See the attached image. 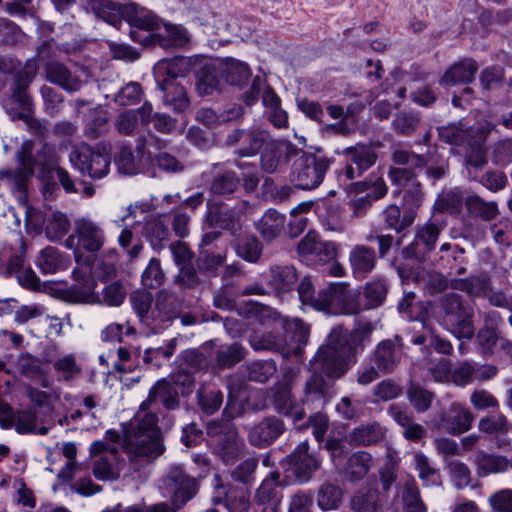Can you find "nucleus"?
Returning <instances> with one entry per match:
<instances>
[{
    "instance_id": "1",
    "label": "nucleus",
    "mask_w": 512,
    "mask_h": 512,
    "mask_svg": "<svg viewBox=\"0 0 512 512\" xmlns=\"http://www.w3.org/2000/svg\"><path fill=\"white\" fill-rule=\"evenodd\" d=\"M369 330L355 329L347 341L341 329H333L317 351L309 366L313 374L307 379L303 392V403L323 407L332 397V384L323 378L342 377L357 360V354L364 349L363 342L368 339Z\"/></svg>"
},
{
    "instance_id": "2",
    "label": "nucleus",
    "mask_w": 512,
    "mask_h": 512,
    "mask_svg": "<svg viewBox=\"0 0 512 512\" xmlns=\"http://www.w3.org/2000/svg\"><path fill=\"white\" fill-rule=\"evenodd\" d=\"M136 421L125 436L123 449L131 468L140 471L164 452V446L157 427L158 416L152 407L144 411L140 408Z\"/></svg>"
},
{
    "instance_id": "3",
    "label": "nucleus",
    "mask_w": 512,
    "mask_h": 512,
    "mask_svg": "<svg viewBox=\"0 0 512 512\" xmlns=\"http://www.w3.org/2000/svg\"><path fill=\"white\" fill-rule=\"evenodd\" d=\"M34 144L32 141H24L20 150L17 152L19 167L15 170L7 169L0 171V179L6 180L12 188H15L20 197L25 196L26 185L29 178L34 173V166H45L53 161L54 155L52 148L43 144L41 151L33 154Z\"/></svg>"
},
{
    "instance_id": "4",
    "label": "nucleus",
    "mask_w": 512,
    "mask_h": 512,
    "mask_svg": "<svg viewBox=\"0 0 512 512\" xmlns=\"http://www.w3.org/2000/svg\"><path fill=\"white\" fill-rule=\"evenodd\" d=\"M105 239V232L100 224L89 218H80L75 221L74 232L66 239L65 246L74 250L76 261L79 264L84 263L90 273L92 256L84 259L81 251L95 254L103 247Z\"/></svg>"
},
{
    "instance_id": "5",
    "label": "nucleus",
    "mask_w": 512,
    "mask_h": 512,
    "mask_svg": "<svg viewBox=\"0 0 512 512\" xmlns=\"http://www.w3.org/2000/svg\"><path fill=\"white\" fill-rule=\"evenodd\" d=\"M442 323L458 338L470 339L474 335L472 306L456 293L445 294L440 300Z\"/></svg>"
},
{
    "instance_id": "6",
    "label": "nucleus",
    "mask_w": 512,
    "mask_h": 512,
    "mask_svg": "<svg viewBox=\"0 0 512 512\" xmlns=\"http://www.w3.org/2000/svg\"><path fill=\"white\" fill-rule=\"evenodd\" d=\"M207 434L216 454L226 465L235 463L243 454L245 443L231 422H212L207 426Z\"/></svg>"
},
{
    "instance_id": "7",
    "label": "nucleus",
    "mask_w": 512,
    "mask_h": 512,
    "mask_svg": "<svg viewBox=\"0 0 512 512\" xmlns=\"http://www.w3.org/2000/svg\"><path fill=\"white\" fill-rule=\"evenodd\" d=\"M330 167L329 159L314 154H302L293 163L291 181L300 189L318 187Z\"/></svg>"
},
{
    "instance_id": "8",
    "label": "nucleus",
    "mask_w": 512,
    "mask_h": 512,
    "mask_svg": "<svg viewBox=\"0 0 512 512\" xmlns=\"http://www.w3.org/2000/svg\"><path fill=\"white\" fill-rule=\"evenodd\" d=\"M69 161L82 175L101 179L109 173L111 157L108 153L93 150L88 145H81L71 151Z\"/></svg>"
},
{
    "instance_id": "9",
    "label": "nucleus",
    "mask_w": 512,
    "mask_h": 512,
    "mask_svg": "<svg viewBox=\"0 0 512 512\" xmlns=\"http://www.w3.org/2000/svg\"><path fill=\"white\" fill-rule=\"evenodd\" d=\"M286 462V471L291 473L298 483L304 484L320 469L322 459L315 452L309 451V443L305 440L286 457Z\"/></svg>"
},
{
    "instance_id": "10",
    "label": "nucleus",
    "mask_w": 512,
    "mask_h": 512,
    "mask_svg": "<svg viewBox=\"0 0 512 512\" xmlns=\"http://www.w3.org/2000/svg\"><path fill=\"white\" fill-rule=\"evenodd\" d=\"M162 485L172 493V501L176 507L183 506L197 492L194 477L187 475L180 465H174L168 469L162 478Z\"/></svg>"
},
{
    "instance_id": "11",
    "label": "nucleus",
    "mask_w": 512,
    "mask_h": 512,
    "mask_svg": "<svg viewBox=\"0 0 512 512\" xmlns=\"http://www.w3.org/2000/svg\"><path fill=\"white\" fill-rule=\"evenodd\" d=\"M270 134L261 128L236 129L226 137V144L235 147V152L243 157L258 154L269 143Z\"/></svg>"
},
{
    "instance_id": "12",
    "label": "nucleus",
    "mask_w": 512,
    "mask_h": 512,
    "mask_svg": "<svg viewBox=\"0 0 512 512\" xmlns=\"http://www.w3.org/2000/svg\"><path fill=\"white\" fill-rule=\"evenodd\" d=\"M293 323L296 329L295 337H297L299 343L296 348L288 347L286 340L280 334L273 332L252 337L250 340L252 348L254 350L279 352L284 356H288L291 351L299 350L301 345L306 344L310 330L309 327L299 319H295Z\"/></svg>"
},
{
    "instance_id": "13",
    "label": "nucleus",
    "mask_w": 512,
    "mask_h": 512,
    "mask_svg": "<svg viewBox=\"0 0 512 512\" xmlns=\"http://www.w3.org/2000/svg\"><path fill=\"white\" fill-rule=\"evenodd\" d=\"M86 76L87 74L83 69L75 68L72 70L58 61L49 62L45 67L46 80L68 92L80 90L86 82Z\"/></svg>"
},
{
    "instance_id": "14",
    "label": "nucleus",
    "mask_w": 512,
    "mask_h": 512,
    "mask_svg": "<svg viewBox=\"0 0 512 512\" xmlns=\"http://www.w3.org/2000/svg\"><path fill=\"white\" fill-rule=\"evenodd\" d=\"M344 154L347 158V164L343 170V175L348 180L361 177L377 160L374 149L364 144L348 147L344 150Z\"/></svg>"
},
{
    "instance_id": "15",
    "label": "nucleus",
    "mask_w": 512,
    "mask_h": 512,
    "mask_svg": "<svg viewBox=\"0 0 512 512\" xmlns=\"http://www.w3.org/2000/svg\"><path fill=\"white\" fill-rule=\"evenodd\" d=\"M0 425L5 428H14L19 434L46 435L49 428L38 426L37 412L33 408L10 410L6 416L0 417Z\"/></svg>"
},
{
    "instance_id": "16",
    "label": "nucleus",
    "mask_w": 512,
    "mask_h": 512,
    "mask_svg": "<svg viewBox=\"0 0 512 512\" xmlns=\"http://www.w3.org/2000/svg\"><path fill=\"white\" fill-rule=\"evenodd\" d=\"M90 453L92 456L100 455L94 464V476L99 480L114 479V466L117 462L116 448L105 441L97 440L91 444Z\"/></svg>"
},
{
    "instance_id": "17",
    "label": "nucleus",
    "mask_w": 512,
    "mask_h": 512,
    "mask_svg": "<svg viewBox=\"0 0 512 512\" xmlns=\"http://www.w3.org/2000/svg\"><path fill=\"white\" fill-rule=\"evenodd\" d=\"M285 430L282 420L275 416L265 417L253 425L248 432V441L251 445L264 448L271 445Z\"/></svg>"
},
{
    "instance_id": "18",
    "label": "nucleus",
    "mask_w": 512,
    "mask_h": 512,
    "mask_svg": "<svg viewBox=\"0 0 512 512\" xmlns=\"http://www.w3.org/2000/svg\"><path fill=\"white\" fill-rule=\"evenodd\" d=\"M440 427L454 435L462 434L472 427L474 416L469 408L461 403L453 402L440 415Z\"/></svg>"
},
{
    "instance_id": "19",
    "label": "nucleus",
    "mask_w": 512,
    "mask_h": 512,
    "mask_svg": "<svg viewBox=\"0 0 512 512\" xmlns=\"http://www.w3.org/2000/svg\"><path fill=\"white\" fill-rule=\"evenodd\" d=\"M440 231L441 228L432 222L418 226L414 241L404 250L406 257L423 259L427 253L434 249Z\"/></svg>"
},
{
    "instance_id": "20",
    "label": "nucleus",
    "mask_w": 512,
    "mask_h": 512,
    "mask_svg": "<svg viewBox=\"0 0 512 512\" xmlns=\"http://www.w3.org/2000/svg\"><path fill=\"white\" fill-rule=\"evenodd\" d=\"M216 495L213 498L214 503H222L230 512H249L250 494L243 488L227 487L219 483L220 477L215 475Z\"/></svg>"
},
{
    "instance_id": "21",
    "label": "nucleus",
    "mask_w": 512,
    "mask_h": 512,
    "mask_svg": "<svg viewBox=\"0 0 512 512\" xmlns=\"http://www.w3.org/2000/svg\"><path fill=\"white\" fill-rule=\"evenodd\" d=\"M271 400L274 409L284 416H289L294 422L305 417V410L301 408L291 393L288 384H278L271 390Z\"/></svg>"
},
{
    "instance_id": "22",
    "label": "nucleus",
    "mask_w": 512,
    "mask_h": 512,
    "mask_svg": "<svg viewBox=\"0 0 512 512\" xmlns=\"http://www.w3.org/2000/svg\"><path fill=\"white\" fill-rule=\"evenodd\" d=\"M397 342L398 339L381 341L370 358L377 369L383 374L392 373L401 360L402 351Z\"/></svg>"
},
{
    "instance_id": "23",
    "label": "nucleus",
    "mask_w": 512,
    "mask_h": 512,
    "mask_svg": "<svg viewBox=\"0 0 512 512\" xmlns=\"http://www.w3.org/2000/svg\"><path fill=\"white\" fill-rule=\"evenodd\" d=\"M178 389L167 379H161L151 387L148 397L141 403V409H150L158 402L168 410H174L179 407Z\"/></svg>"
},
{
    "instance_id": "24",
    "label": "nucleus",
    "mask_w": 512,
    "mask_h": 512,
    "mask_svg": "<svg viewBox=\"0 0 512 512\" xmlns=\"http://www.w3.org/2000/svg\"><path fill=\"white\" fill-rule=\"evenodd\" d=\"M485 141V133L479 130L476 136L466 143L465 166L469 177L474 180L477 178L476 172L482 170L487 163Z\"/></svg>"
},
{
    "instance_id": "25",
    "label": "nucleus",
    "mask_w": 512,
    "mask_h": 512,
    "mask_svg": "<svg viewBox=\"0 0 512 512\" xmlns=\"http://www.w3.org/2000/svg\"><path fill=\"white\" fill-rule=\"evenodd\" d=\"M349 263L354 277L364 279L375 268L376 253L366 245H355L349 252Z\"/></svg>"
},
{
    "instance_id": "26",
    "label": "nucleus",
    "mask_w": 512,
    "mask_h": 512,
    "mask_svg": "<svg viewBox=\"0 0 512 512\" xmlns=\"http://www.w3.org/2000/svg\"><path fill=\"white\" fill-rule=\"evenodd\" d=\"M298 274L293 265L273 264L266 274L267 284L276 292H287L293 289Z\"/></svg>"
},
{
    "instance_id": "27",
    "label": "nucleus",
    "mask_w": 512,
    "mask_h": 512,
    "mask_svg": "<svg viewBox=\"0 0 512 512\" xmlns=\"http://www.w3.org/2000/svg\"><path fill=\"white\" fill-rule=\"evenodd\" d=\"M220 62L204 64L196 72V90L201 96L211 95L220 89Z\"/></svg>"
},
{
    "instance_id": "28",
    "label": "nucleus",
    "mask_w": 512,
    "mask_h": 512,
    "mask_svg": "<svg viewBox=\"0 0 512 512\" xmlns=\"http://www.w3.org/2000/svg\"><path fill=\"white\" fill-rule=\"evenodd\" d=\"M478 70L477 63L472 59H463L451 65L440 80L441 84H465L474 80Z\"/></svg>"
},
{
    "instance_id": "29",
    "label": "nucleus",
    "mask_w": 512,
    "mask_h": 512,
    "mask_svg": "<svg viewBox=\"0 0 512 512\" xmlns=\"http://www.w3.org/2000/svg\"><path fill=\"white\" fill-rule=\"evenodd\" d=\"M187 61L183 58L163 59L154 67V77L156 83L177 82L178 77H183L187 73Z\"/></svg>"
},
{
    "instance_id": "30",
    "label": "nucleus",
    "mask_w": 512,
    "mask_h": 512,
    "mask_svg": "<svg viewBox=\"0 0 512 512\" xmlns=\"http://www.w3.org/2000/svg\"><path fill=\"white\" fill-rule=\"evenodd\" d=\"M473 463L480 476L502 473L509 469V459L502 455L478 450L473 456Z\"/></svg>"
},
{
    "instance_id": "31",
    "label": "nucleus",
    "mask_w": 512,
    "mask_h": 512,
    "mask_svg": "<svg viewBox=\"0 0 512 512\" xmlns=\"http://www.w3.org/2000/svg\"><path fill=\"white\" fill-rule=\"evenodd\" d=\"M162 92V100L165 106L175 112H183L189 106V99L185 88L179 82L157 83Z\"/></svg>"
},
{
    "instance_id": "32",
    "label": "nucleus",
    "mask_w": 512,
    "mask_h": 512,
    "mask_svg": "<svg viewBox=\"0 0 512 512\" xmlns=\"http://www.w3.org/2000/svg\"><path fill=\"white\" fill-rule=\"evenodd\" d=\"M384 435V429L378 423L373 422L355 427L347 435V440L354 446H369L381 441Z\"/></svg>"
},
{
    "instance_id": "33",
    "label": "nucleus",
    "mask_w": 512,
    "mask_h": 512,
    "mask_svg": "<svg viewBox=\"0 0 512 512\" xmlns=\"http://www.w3.org/2000/svg\"><path fill=\"white\" fill-rule=\"evenodd\" d=\"M282 499L283 493L280 488V473L273 471L264 478L257 488L254 500L256 504H265L281 503Z\"/></svg>"
},
{
    "instance_id": "34",
    "label": "nucleus",
    "mask_w": 512,
    "mask_h": 512,
    "mask_svg": "<svg viewBox=\"0 0 512 512\" xmlns=\"http://www.w3.org/2000/svg\"><path fill=\"white\" fill-rule=\"evenodd\" d=\"M374 465L373 457L366 451H357L347 460L344 473L349 481L362 480Z\"/></svg>"
},
{
    "instance_id": "35",
    "label": "nucleus",
    "mask_w": 512,
    "mask_h": 512,
    "mask_svg": "<svg viewBox=\"0 0 512 512\" xmlns=\"http://www.w3.org/2000/svg\"><path fill=\"white\" fill-rule=\"evenodd\" d=\"M219 62L221 77L230 85L242 86L251 77V70L244 62L232 58Z\"/></svg>"
},
{
    "instance_id": "36",
    "label": "nucleus",
    "mask_w": 512,
    "mask_h": 512,
    "mask_svg": "<svg viewBox=\"0 0 512 512\" xmlns=\"http://www.w3.org/2000/svg\"><path fill=\"white\" fill-rule=\"evenodd\" d=\"M346 283L335 282L319 291L318 311L338 314Z\"/></svg>"
},
{
    "instance_id": "37",
    "label": "nucleus",
    "mask_w": 512,
    "mask_h": 512,
    "mask_svg": "<svg viewBox=\"0 0 512 512\" xmlns=\"http://www.w3.org/2000/svg\"><path fill=\"white\" fill-rule=\"evenodd\" d=\"M286 217L275 209H268L256 223V229L265 240H273L284 228Z\"/></svg>"
},
{
    "instance_id": "38",
    "label": "nucleus",
    "mask_w": 512,
    "mask_h": 512,
    "mask_svg": "<svg viewBox=\"0 0 512 512\" xmlns=\"http://www.w3.org/2000/svg\"><path fill=\"white\" fill-rule=\"evenodd\" d=\"M479 129L464 128L461 123H450L448 125L438 128L439 138L451 145L466 144L470 139H473L478 133Z\"/></svg>"
},
{
    "instance_id": "39",
    "label": "nucleus",
    "mask_w": 512,
    "mask_h": 512,
    "mask_svg": "<svg viewBox=\"0 0 512 512\" xmlns=\"http://www.w3.org/2000/svg\"><path fill=\"white\" fill-rule=\"evenodd\" d=\"M384 503V495L377 489L359 491L351 500L355 512H379Z\"/></svg>"
},
{
    "instance_id": "40",
    "label": "nucleus",
    "mask_w": 512,
    "mask_h": 512,
    "mask_svg": "<svg viewBox=\"0 0 512 512\" xmlns=\"http://www.w3.org/2000/svg\"><path fill=\"white\" fill-rule=\"evenodd\" d=\"M451 287L466 292L470 297H485L490 289V280L486 276H470L465 279H453Z\"/></svg>"
},
{
    "instance_id": "41",
    "label": "nucleus",
    "mask_w": 512,
    "mask_h": 512,
    "mask_svg": "<svg viewBox=\"0 0 512 512\" xmlns=\"http://www.w3.org/2000/svg\"><path fill=\"white\" fill-rule=\"evenodd\" d=\"M144 235L155 250L165 247L170 237V230L167 223L160 217H155L146 222Z\"/></svg>"
},
{
    "instance_id": "42",
    "label": "nucleus",
    "mask_w": 512,
    "mask_h": 512,
    "mask_svg": "<svg viewBox=\"0 0 512 512\" xmlns=\"http://www.w3.org/2000/svg\"><path fill=\"white\" fill-rule=\"evenodd\" d=\"M121 17H123L130 26L143 30H152L158 24V20L155 15L136 6L122 7Z\"/></svg>"
},
{
    "instance_id": "43",
    "label": "nucleus",
    "mask_w": 512,
    "mask_h": 512,
    "mask_svg": "<svg viewBox=\"0 0 512 512\" xmlns=\"http://www.w3.org/2000/svg\"><path fill=\"white\" fill-rule=\"evenodd\" d=\"M155 41L162 48L181 47L188 41V35L184 28L177 25H166L163 32L155 34Z\"/></svg>"
},
{
    "instance_id": "44",
    "label": "nucleus",
    "mask_w": 512,
    "mask_h": 512,
    "mask_svg": "<svg viewBox=\"0 0 512 512\" xmlns=\"http://www.w3.org/2000/svg\"><path fill=\"white\" fill-rule=\"evenodd\" d=\"M387 295V285L383 280L368 282L363 291V309H374L383 304Z\"/></svg>"
},
{
    "instance_id": "45",
    "label": "nucleus",
    "mask_w": 512,
    "mask_h": 512,
    "mask_svg": "<svg viewBox=\"0 0 512 512\" xmlns=\"http://www.w3.org/2000/svg\"><path fill=\"white\" fill-rule=\"evenodd\" d=\"M88 6L97 17L106 22L115 26L120 22L122 6L111 0H89Z\"/></svg>"
},
{
    "instance_id": "46",
    "label": "nucleus",
    "mask_w": 512,
    "mask_h": 512,
    "mask_svg": "<svg viewBox=\"0 0 512 512\" xmlns=\"http://www.w3.org/2000/svg\"><path fill=\"white\" fill-rule=\"evenodd\" d=\"M37 266L45 274L56 273L66 268V262L63 254L54 247H46L40 253L37 260Z\"/></svg>"
},
{
    "instance_id": "47",
    "label": "nucleus",
    "mask_w": 512,
    "mask_h": 512,
    "mask_svg": "<svg viewBox=\"0 0 512 512\" xmlns=\"http://www.w3.org/2000/svg\"><path fill=\"white\" fill-rule=\"evenodd\" d=\"M235 251L245 261L256 263L262 255V244L255 236H243L237 239Z\"/></svg>"
},
{
    "instance_id": "48",
    "label": "nucleus",
    "mask_w": 512,
    "mask_h": 512,
    "mask_svg": "<svg viewBox=\"0 0 512 512\" xmlns=\"http://www.w3.org/2000/svg\"><path fill=\"white\" fill-rule=\"evenodd\" d=\"M323 242L316 232L309 231L297 245V253L300 259L315 264L320 254V244H323Z\"/></svg>"
},
{
    "instance_id": "49",
    "label": "nucleus",
    "mask_w": 512,
    "mask_h": 512,
    "mask_svg": "<svg viewBox=\"0 0 512 512\" xmlns=\"http://www.w3.org/2000/svg\"><path fill=\"white\" fill-rule=\"evenodd\" d=\"M207 220L211 226L229 230L233 233L238 229V214L229 208L210 210L207 215Z\"/></svg>"
},
{
    "instance_id": "50",
    "label": "nucleus",
    "mask_w": 512,
    "mask_h": 512,
    "mask_svg": "<svg viewBox=\"0 0 512 512\" xmlns=\"http://www.w3.org/2000/svg\"><path fill=\"white\" fill-rule=\"evenodd\" d=\"M284 145L274 139H270L262 148L261 167L267 173H273L277 170L280 159L284 154Z\"/></svg>"
},
{
    "instance_id": "51",
    "label": "nucleus",
    "mask_w": 512,
    "mask_h": 512,
    "mask_svg": "<svg viewBox=\"0 0 512 512\" xmlns=\"http://www.w3.org/2000/svg\"><path fill=\"white\" fill-rule=\"evenodd\" d=\"M407 399L418 412L427 411L434 399V394L418 383L411 382L406 391Z\"/></svg>"
},
{
    "instance_id": "52",
    "label": "nucleus",
    "mask_w": 512,
    "mask_h": 512,
    "mask_svg": "<svg viewBox=\"0 0 512 512\" xmlns=\"http://www.w3.org/2000/svg\"><path fill=\"white\" fill-rule=\"evenodd\" d=\"M244 355L245 350L239 343L221 345L216 352V365L220 369L231 368L240 362Z\"/></svg>"
},
{
    "instance_id": "53",
    "label": "nucleus",
    "mask_w": 512,
    "mask_h": 512,
    "mask_svg": "<svg viewBox=\"0 0 512 512\" xmlns=\"http://www.w3.org/2000/svg\"><path fill=\"white\" fill-rule=\"evenodd\" d=\"M386 225L396 231L401 232L414 222V216L411 211H404L401 215L400 208L396 205H389L383 212Z\"/></svg>"
},
{
    "instance_id": "54",
    "label": "nucleus",
    "mask_w": 512,
    "mask_h": 512,
    "mask_svg": "<svg viewBox=\"0 0 512 512\" xmlns=\"http://www.w3.org/2000/svg\"><path fill=\"white\" fill-rule=\"evenodd\" d=\"M402 503L404 512H426V506L420 498V492L414 479L403 485Z\"/></svg>"
},
{
    "instance_id": "55",
    "label": "nucleus",
    "mask_w": 512,
    "mask_h": 512,
    "mask_svg": "<svg viewBox=\"0 0 512 512\" xmlns=\"http://www.w3.org/2000/svg\"><path fill=\"white\" fill-rule=\"evenodd\" d=\"M53 368L57 373L59 380L63 381H71L81 372V368L77 364L75 356L72 354L58 358L54 361Z\"/></svg>"
},
{
    "instance_id": "56",
    "label": "nucleus",
    "mask_w": 512,
    "mask_h": 512,
    "mask_svg": "<svg viewBox=\"0 0 512 512\" xmlns=\"http://www.w3.org/2000/svg\"><path fill=\"white\" fill-rule=\"evenodd\" d=\"M478 429L489 435L504 434L509 430V423L504 414L497 413L481 418Z\"/></svg>"
},
{
    "instance_id": "57",
    "label": "nucleus",
    "mask_w": 512,
    "mask_h": 512,
    "mask_svg": "<svg viewBox=\"0 0 512 512\" xmlns=\"http://www.w3.org/2000/svg\"><path fill=\"white\" fill-rule=\"evenodd\" d=\"M466 206L470 213L486 220L494 218L498 213V207L495 202H485L476 195L469 196L466 199Z\"/></svg>"
},
{
    "instance_id": "58",
    "label": "nucleus",
    "mask_w": 512,
    "mask_h": 512,
    "mask_svg": "<svg viewBox=\"0 0 512 512\" xmlns=\"http://www.w3.org/2000/svg\"><path fill=\"white\" fill-rule=\"evenodd\" d=\"M342 498L340 487L333 484H324L318 492V505L323 510H331L338 507Z\"/></svg>"
},
{
    "instance_id": "59",
    "label": "nucleus",
    "mask_w": 512,
    "mask_h": 512,
    "mask_svg": "<svg viewBox=\"0 0 512 512\" xmlns=\"http://www.w3.org/2000/svg\"><path fill=\"white\" fill-rule=\"evenodd\" d=\"M70 227L67 217L59 212L53 213L46 224V236L51 241L61 239L66 235Z\"/></svg>"
},
{
    "instance_id": "60",
    "label": "nucleus",
    "mask_w": 512,
    "mask_h": 512,
    "mask_svg": "<svg viewBox=\"0 0 512 512\" xmlns=\"http://www.w3.org/2000/svg\"><path fill=\"white\" fill-rule=\"evenodd\" d=\"M463 194L459 188H453L442 192L436 201V207L440 211L456 213L460 210Z\"/></svg>"
},
{
    "instance_id": "61",
    "label": "nucleus",
    "mask_w": 512,
    "mask_h": 512,
    "mask_svg": "<svg viewBox=\"0 0 512 512\" xmlns=\"http://www.w3.org/2000/svg\"><path fill=\"white\" fill-rule=\"evenodd\" d=\"M412 464L418 472L419 478L425 485L435 484L436 469L431 465L430 460L422 452L418 451L413 454Z\"/></svg>"
},
{
    "instance_id": "62",
    "label": "nucleus",
    "mask_w": 512,
    "mask_h": 512,
    "mask_svg": "<svg viewBox=\"0 0 512 512\" xmlns=\"http://www.w3.org/2000/svg\"><path fill=\"white\" fill-rule=\"evenodd\" d=\"M258 462L259 460L257 457H249L245 459L232 471V479L246 485L252 484L254 481V473L258 467Z\"/></svg>"
},
{
    "instance_id": "63",
    "label": "nucleus",
    "mask_w": 512,
    "mask_h": 512,
    "mask_svg": "<svg viewBox=\"0 0 512 512\" xmlns=\"http://www.w3.org/2000/svg\"><path fill=\"white\" fill-rule=\"evenodd\" d=\"M198 402L203 412L213 414L222 405L223 393L216 389H200L198 391Z\"/></svg>"
},
{
    "instance_id": "64",
    "label": "nucleus",
    "mask_w": 512,
    "mask_h": 512,
    "mask_svg": "<svg viewBox=\"0 0 512 512\" xmlns=\"http://www.w3.org/2000/svg\"><path fill=\"white\" fill-rule=\"evenodd\" d=\"M276 364L272 360L255 361L248 366V377L256 382H266L276 373Z\"/></svg>"
}]
</instances>
